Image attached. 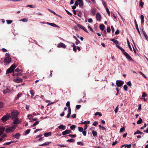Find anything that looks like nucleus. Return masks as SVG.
I'll list each match as a JSON object with an SVG mask.
<instances>
[{"label": "nucleus", "instance_id": "nucleus-17", "mask_svg": "<svg viewBox=\"0 0 148 148\" xmlns=\"http://www.w3.org/2000/svg\"><path fill=\"white\" fill-rule=\"evenodd\" d=\"M22 74L21 73H20L19 72H17V73H14L13 74V76H22Z\"/></svg>", "mask_w": 148, "mask_h": 148}, {"label": "nucleus", "instance_id": "nucleus-9", "mask_svg": "<svg viewBox=\"0 0 148 148\" xmlns=\"http://www.w3.org/2000/svg\"><path fill=\"white\" fill-rule=\"evenodd\" d=\"M23 81V79L22 78L19 77H16V78L14 79V81L17 83L21 82Z\"/></svg>", "mask_w": 148, "mask_h": 148}, {"label": "nucleus", "instance_id": "nucleus-1", "mask_svg": "<svg viewBox=\"0 0 148 148\" xmlns=\"http://www.w3.org/2000/svg\"><path fill=\"white\" fill-rule=\"evenodd\" d=\"M16 67V65L15 64L12 65L7 70L6 72V74L8 75V74L14 71V69Z\"/></svg>", "mask_w": 148, "mask_h": 148}, {"label": "nucleus", "instance_id": "nucleus-52", "mask_svg": "<svg viewBox=\"0 0 148 148\" xmlns=\"http://www.w3.org/2000/svg\"><path fill=\"white\" fill-rule=\"evenodd\" d=\"M66 106H67L68 107H70V102L69 101H68L66 104Z\"/></svg>", "mask_w": 148, "mask_h": 148}, {"label": "nucleus", "instance_id": "nucleus-4", "mask_svg": "<svg viewBox=\"0 0 148 148\" xmlns=\"http://www.w3.org/2000/svg\"><path fill=\"white\" fill-rule=\"evenodd\" d=\"M10 117V115L8 114L3 116L1 118L3 122H5L9 119Z\"/></svg>", "mask_w": 148, "mask_h": 148}, {"label": "nucleus", "instance_id": "nucleus-6", "mask_svg": "<svg viewBox=\"0 0 148 148\" xmlns=\"http://www.w3.org/2000/svg\"><path fill=\"white\" fill-rule=\"evenodd\" d=\"M15 129L14 126L9 127L5 130V132L7 133H9L11 132H13Z\"/></svg>", "mask_w": 148, "mask_h": 148}, {"label": "nucleus", "instance_id": "nucleus-41", "mask_svg": "<svg viewBox=\"0 0 148 148\" xmlns=\"http://www.w3.org/2000/svg\"><path fill=\"white\" fill-rule=\"evenodd\" d=\"M21 94H18L16 97L15 98V99L16 100H17L20 97L21 95Z\"/></svg>", "mask_w": 148, "mask_h": 148}, {"label": "nucleus", "instance_id": "nucleus-20", "mask_svg": "<svg viewBox=\"0 0 148 148\" xmlns=\"http://www.w3.org/2000/svg\"><path fill=\"white\" fill-rule=\"evenodd\" d=\"M97 10L95 8H93L91 9V14L93 15H95L96 12Z\"/></svg>", "mask_w": 148, "mask_h": 148}, {"label": "nucleus", "instance_id": "nucleus-27", "mask_svg": "<svg viewBox=\"0 0 148 148\" xmlns=\"http://www.w3.org/2000/svg\"><path fill=\"white\" fill-rule=\"evenodd\" d=\"M142 122V119L140 117L139 118V120L137 122V123L138 124H139L141 123Z\"/></svg>", "mask_w": 148, "mask_h": 148}, {"label": "nucleus", "instance_id": "nucleus-23", "mask_svg": "<svg viewBox=\"0 0 148 148\" xmlns=\"http://www.w3.org/2000/svg\"><path fill=\"white\" fill-rule=\"evenodd\" d=\"M116 47L117 48H118L119 49H120L121 50V51H122L123 52V53L124 55V53L126 52H125V50L123 49L122 48H121V47H120V46H119L118 45H116Z\"/></svg>", "mask_w": 148, "mask_h": 148}, {"label": "nucleus", "instance_id": "nucleus-11", "mask_svg": "<svg viewBox=\"0 0 148 148\" xmlns=\"http://www.w3.org/2000/svg\"><path fill=\"white\" fill-rule=\"evenodd\" d=\"M134 23H135L136 28L139 34V35H140V31L139 30L137 23L136 22V20L135 19H134Z\"/></svg>", "mask_w": 148, "mask_h": 148}, {"label": "nucleus", "instance_id": "nucleus-36", "mask_svg": "<svg viewBox=\"0 0 148 148\" xmlns=\"http://www.w3.org/2000/svg\"><path fill=\"white\" fill-rule=\"evenodd\" d=\"M62 134L63 135H65L68 134V133L67 130L63 132H62Z\"/></svg>", "mask_w": 148, "mask_h": 148}, {"label": "nucleus", "instance_id": "nucleus-24", "mask_svg": "<svg viewBox=\"0 0 148 148\" xmlns=\"http://www.w3.org/2000/svg\"><path fill=\"white\" fill-rule=\"evenodd\" d=\"M51 132H49L45 133L44 134V135L45 137H48V136H50L51 135Z\"/></svg>", "mask_w": 148, "mask_h": 148}, {"label": "nucleus", "instance_id": "nucleus-45", "mask_svg": "<svg viewBox=\"0 0 148 148\" xmlns=\"http://www.w3.org/2000/svg\"><path fill=\"white\" fill-rule=\"evenodd\" d=\"M77 144L78 145H80L82 146H83L84 145L83 143L81 142H78L77 143Z\"/></svg>", "mask_w": 148, "mask_h": 148}, {"label": "nucleus", "instance_id": "nucleus-34", "mask_svg": "<svg viewBox=\"0 0 148 148\" xmlns=\"http://www.w3.org/2000/svg\"><path fill=\"white\" fill-rule=\"evenodd\" d=\"M95 116H97V115H98L99 116H101L102 115L101 113V112H96L95 114Z\"/></svg>", "mask_w": 148, "mask_h": 148}, {"label": "nucleus", "instance_id": "nucleus-21", "mask_svg": "<svg viewBox=\"0 0 148 148\" xmlns=\"http://www.w3.org/2000/svg\"><path fill=\"white\" fill-rule=\"evenodd\" d=\"M3 92L4 94H6L7 93H8L9 92L10 90L8 88H7L5 90H3Z\"/></svg>", "mask_w": 148, "mask_h": 148}, {"label": "nucleus", "instance_id": "nucleus-64", "mask_svg": "<svg viewBox=\"0 0 148 148\" xmlns=\"http://www.w3.org/2000/svg\"><path fill=\"white\" fill-rule=\"evenodd\" d=\"M147 96V94L145 92H144L143 93L142 95V97H145Z\"/></svg>", "mask_w": 148, "mask_h": 148}, {"label": "nucleus", "instance_id": "nucleus-15", "mask_svg": "<svg viewBox=\"0 0 148 148\" xmlns=\"http://www.w3.org/2000/svg\"><path fill=\"white\" fill-rule=\"evenodd\" d=\"M47 24H49V25H51L52 26H53V27H59V26H58L57 25H56V24H54V23H49L48 22H47Z\"/></svg>", "mask_w": 148, "mask_h": 148}, {"label": "nucleus", "instance_id": "nucleus-38", "mask_svg": "<svg viewBox=\"0 0 148 148\" xmlns=\"http://www.w3.org/2000/svg\"><path fill=\"white\" fill-rule=\"evenodd\" d=\"M30 94L32 95L31 97L32 98L34 96V91L33 90H31L30 91Z\"/></svg>", "mask_w": 148, "mask_h": 148}, {"label": "nucleus", "instance_id": "nucleus-13", "mask_svg": "<svg viewBox=\"0 0 148 148\" xmlns=\"http://www.w3.org/2000/svg\"><path fill=\"white\" fill-rule=\"evenodd\" d=\"M68 114L66 116V117L67 118H69L70 117V115L71 113V109L70 107H69L68 108Z\"/></svg>", "mask_w": 148, "mask_h": 148}, {"label": "nucleus", "instance_id": "nucleus-51", "mask_svg": "<svg viewBox=\"0 0 148 148\" xmlns=\"http://www.w3.org/2000/svg\"><path fill=\"white\" fill-rule=\"evenodd\" d=\"M127 86L126 85H124L123 86V89L125 91H126L127 90Z\"/></svg>", "mask_w": 148, "mask_h": 148}, {"label": "nucleus", "instance_id": "nucleus-26", "mask_svg": "<svg viewBox=\"0 0 148 148\" xmlns=\"http://www.w3.org/2000/svg\"><path fill=\"white\" fill-rule=\"evenodd\" d=\"M16 141H15V142H16ZM14 142V141H11V142H6V143H4L3 144V145H10V144H11V143H13Z\"/></svg>", "mask_w": 148, "mask_h": 148}, {"label": "nucleus", "instance_id": "nucleus-14", "mask_svg": "<svg viewBox=\"0 0 148 148\" xmlns=\"http://www.w3.org/2000/svg\"><path fill=\"white\" fill-rule=\"evenodd\" d=\"M140 18L141 20V25H142L144 23V16L143 15L141 14L140 15Z\"/></svg>", "mask_w": 148, "mask_h": 148}, {"label": "nucleus", "instance_id": "nucleus-57", "mask_svg": "<svg viewBox=\"0 0 148 148\" xmlns=\"http://www.w3.org/2000/svg\"><path fill=\"white\" fill-rule=\"evenodd\" d=\"M107 31L109 33L110 32L111 29L110 27H108L107 29Z\"/></svg>", "mask_w": 148, "mask_h": 148}, {"label": "nucleus", "instance_id": "nucleus-32", "mask_svg": "<svg viewBox=\"0 0 148 148\" xmlns=\"http://www.w3.org/2000/svg\"><path fill=\"white\" fill-rule=\"evenodd\" d=\"M67 141L68 142H71V143L74 142L75 141V139H73L71 138V139L68 140H67Z\"/></svg>", "mask_w": 148, "mask_h": 148}, {"label": "nucleus", "instance_id": "nucleus-39", "mask_svg": "<svg viewBox=\"0 0 148 148\" xmlns=\"http://www.w3.org/2000/svg\"><path fill=\"white\" fill-rule=\"evenodd\" d=\"M106 12L108 14V16H110V12L108 8L107 7H106Z\"/></svg>", "mask_w": 148, "mask_h": 148}, {"label": "nucleus", "instance_id": "nucleus-16", "mask_svg": "<svg viewBox=\"0 0 148 148\" xmlns=\"http://www.w3.org/2000/svg\"><path fill=\"white\" fill-rule=\"evenodd\" d=\"M13 122V123L14 124H17L19 123L18 119V118L14 119Z\"/></svg>", "mask_w": 148, "mask_h": 148}, {"label": "nucleus", "instance_id": "nucleus-19", "mask_svg": "<svg viewBox=\"0 0 148 148\" xmlns=\"http://www.w3.org/2000/svg\"><path fill=\"white\" fill-rule=\"evenodd\" d=\"M51 143V142H46L45 143H43L41 145H39V146H46L47 145H49Z\"/></svg>", "mask_w": 148, "mask_h": 148}, {"label": "nucleus", "instance_id": "nucleus-53", "mask_svg": "<svg viewBox=\"0 0 148 148\" xmlns=\"http://www.w3.org/2000/svg\"><path fill=\"white\" fill-rule=\"evenodd\" d=\"M127 85L130 86V87H131V86H132V84L130 82V81H129L127 83Z\"/></svg>", "mask_w": 148, "mask_h": 148}, {"label": "nucleus", "instance_id": "nucleus-58", "mask_svg": "<svg viewBox=\"0 0 148 148\" xmlns=\"http://www.w3.org/2000/svg\"><path fill=\"white\" fill-rule=\"evenodd\" d=\"M84 5V3L83 1L82 2L80 3L79 4V5L80 7H81L83 6Z\"/></svg>", "mask_w": 148, "mask_h": 148}, {"label": "nucleus", "instance_id": "nucleus-10", "mask_svg": "<svg viewBox=\"0 0 148 148\" xmlns=\"http://www.w3.org/2000/svg\"><path fill=\"white\" fill-rule=\"evenodd\" d=\"M96 18L99 21H100L101 19V15L99 13H97L96 15Z\"/></svg>", "mask_w": 148, "mask_h": 148}, {"label": "nucleus", "instance_id": "nucleus-25", "mask_svg": "<svg viewBox=\"0 0 148 148\" xmlns=\"http://www.w3.org/2000/svg\"><path fill=\"white\" fill-rule=\"evenodd\" d=\"M105 28V26L103 24H101L99 25L100 29L102 31Z\"/></svg>", "mask_w": 148, "mask_h": 148}, {"label": "nucleus", "instance_id": "nucleus-61", "mask_svg": "<svg viewBox=\"0 0 148 148\" xmlns=\"http://www.w3.org/2000/svg\"><path fill=\"white\" fill-rule=\"evenodd\" d=\"M82 133L84 136H86V132L85 130L83 131L82 132Z\"/></svg>", "mask_w": 148, "mask_h": 148}, {"label": "nucleus", "instance_id": "nucleus-28", "mask_svg": "<svg viewBox=\"0 0 148 148\" xmlns=\"http://www.w3.org/2000/svg\"><path fill=\"white\" fill-rule=\"evenodd\" d=\"M138 134H143V133L139 130H137L136 132H135L134 133V135H136Z\"/></svg>", "mask_w": 148, "mask_h": 148}, {"label": "nucleus", "instance_id": "nucleus-60", "mask_svg": "<svg viewBox=\"0 0 148 148\" xmlns=\"http://www.w3.org/2000/svg\"><path fill=\"white\" fill-rule=\"evenodd\" d=\"M3 106V103L0 102V109L2 108Z\"/></svg>", "mask_w": 148, "mask_h": 148}, {"label": "nucleus", "instance_id": "nucleus-43", "mask_svg": "<svg viewBox=\"0 0 148 148\" xmlns=\"http://www.w3.org/2000/svg\"><path fill=\"white\" fill-rule=\"evenodd\" d=\"M77 25L79 27H80V28H81V29H84V27L82 25H80L79 24H77Z\"/></svg>", "mask_w": 148, "mask_h": 148}, {"label": "nucleus", "instance_id": "nucleus-5", "mask_svg": "<svg viewBox=\"0 0 148 148\" xmlns=\"http://www.w3.org/2000/svg\"><path fill=\"white\" fill-rule=\"evenodd\" d=\"M11 61V58L10 57H5L4 60V63L5 64H9Z\"/></svg>", "mask_w": 148, "mask_h": 148}, {"label": "nucleus", "instance_id": "nucleus-31", "mask_svg": "<svg viewBox=\"0 0 148 148\" xmlns=\"http://www.w3.org/2000/svg\"><path fill=\"white\" fill-rule=\"evenodd\" d=\"M90 122L89 121H85L83 122H82V123H81L80 124H89L90 123Z\"/></svg>", "mask_w": 148, "mask_h": 148}, {"label": "nucleus", "instance_id": "nucleus-56", "mask_svg": "<svg viewBox=\"0 0 148 148\" xmlns=\"http://www.w3.org/2000/svg\"><path fill=\"white\" fill-rule=\"evenodd\" d=\"M21 70H19L18 68H17L15 70V72H19L20 71H21Z\"/></svg>", "mask_w": 148, "mask_h": 148}, {"label": "nucleus", "instance_id": "nucleus-44", "mask_svg": "<svg viewBox=\"0 0 148 148\" xmlns=\"http://www.w3.org/2000/svg\"><path fill=\"white\" fill-rule=\"evenodd\" d=\"M39 121H37L36 122L34 123L32 125V127H34L36 125H37L39 123Z\"/></svg>", "mask_w": 148, "mask_h": 148}, {"label": "nucleus", "instance_id": "nucleus-49", "mask_svg": "<svg viewBox=\"0 0 148 148\" xmlns=\"http://www.w3.org/2000/svg\"><path fill=\"white\" fill-rule=\"evenodd\" d=\"M98 124V122L97 121H95L92 124V125L95 126H97V125Z\"/></svg>", "mask_w": 148, "mask_h": 148}, {"label": "nucleus", "instance_id": "nucleus-22", "mask_svg": "<svg viewBox=\"0 0 148 148\" xmlns=\"http://www.w3.org/2000/svg\"><path fill=\"white\" fill-rule=\"evenodd\" d=\"M111 41L113 42L115 44L117 45L119 43V42L118 40H116L115 39H112L110 40Z\"/></svg>", "mask_w": 148, "mask_h": 148}, {"label": "nucleus", "instance_id": "nucleus-47", "mask_svg": "<svg viewBox=\"0 0 148 148\" xmlns=\"http://www.w3.org/2000/svg\"><path fill=\"white\" fill-rule=\"evenodd\" d=\"M78 130L80 132H82L83 131V129L82 127H79Z\"/></svg>", "mask_w": 148, "mask_h": 148}, {"label": "nucleus", "instance_id": "nucleus-8", "mask_svg": "<svg viewBox=\"0 0 148 148\" xmlns=\"http://www.w3.org/2000/svg\"><path fill=\"white\" fill-rule=\"evenodd\" d=\"M57 47L65 48L66 47V46L63 43L60 42L58 44Z\"/></svg>", "mask_w": 148, "mask_h": 148}, {"label": "nucleus", "instance_id": "nucleus-62", "mask_svg": "<svg viewBox=\"0 0 148 148\" xmlns=\"http://www.w3.org/2000/svg\"><path fill=\"white\" fill-rule=\"evenodd\" d=\"M27 6L29 7L30 8H35V6L34 5H28Z\"/></svg>", "mask_w": 148, "mask_h": 148}, {"label": "nucleus", "instance_id": "nucleus-35", "mask_svg": "<svg viewBox=\"0 0 148 148\" xmlns=\"http://www.w3.org/2000/svg\"><path fill=\"white\" fill-rule=\"evenodd\" d=\"M69 136L71 137V138H75L77 136L76 134H70L68 135Z\"/></svg>", "mask_w": 148, "mask_h": 148}, {"label": "nucleus", "instance_id": "nucleus-30", "mask_svg": "<svg viewBox=\"0 0 148 148\" xmlns=\"http://www.w3.org/2000/svg\"><path fill=\"white\" fill-rule=\"evenodd\" d=\"M92 133L93 136L95 137L97 135V132L94 130L92 131Z\"/></svg>", "mask_w": 148, "mask_h": 148}, {"label": "nucleus", "instance_id": "nucleus-59", "mask_svg": "<svg viewBox=\"0 0 148 148\" xmlns=\"http://www.w3.org/2000/svg\"><path fill=\"white\" fill-rule=\"evenodd\" d=\"M1 50L3 51V52H5L7 51V50L4 48H3Z\"/></svg>", "mask_w": 148, "mask_h": 148}, {"label": "nucleus", "instance_id": "nucleus-37", "mask_svg": "<svg viewBox=\"0 0 148 148\" xmlns=\"http://www.w3.org/2000/svg\"><path fill=\"white\" fill-rule=\"evenodd\" d=\"M127 43L128 45V46L129 49L131 51H132V48L131 47L130 45V42H129V41H128V39H127Z\"/></svg>", "mask_w": 148, "mask_h": 148}, {"label": "nucleus", "instance_id": "nucleus-3", "mask_svg": "<svg viewBox=\"0 0 148 148\" xmlns=\"http://www.w3.org/2000/svg\"><path fill=\"white\" fill-rule=\"evenodd\" d=\"M124 84L123 81L121 80H117L116 81V85L118 87L122 86Z\"/></svg>", "mask_w": 148, "mask_h": 148}, {"label": "nucleus", "instance_id": "nucleus-50", "mask_svg": "<svg viewBox=\"0 0 148 148\" xmlns=\"http://www.w3.org/2000/svg\"><path fill=\"white\" fill-rule=\"evenodd\" d=\"M125 127H124L121 128L120 130V132H123L125 131Z\"/></svg>", "mask_w": 148, "mask_h": 148}, {"label": "nucleus", "instance_id": "nucleus-33", "mask_svg": "<svg viewBox=\"0 0 148 148\" xmlns=\"http://www.w3.org/2000/svg\"><path fill=\"white\" fill-rule=\"evenodd\" d=\"M144 4L143 2L142 1V0H140V1L139 5L141 6L142 8L143 7V6Z\"/></svg>", "mask_w": 148, "mask_h": 148}, {"label": "nucleus", "instance_id": "nucleus-46", "mask_svg": "<svg viewBox=\"0 0 148 148\" xmlns=\"http://www.w3.org/2000/svg\"><path fill=\"white\" fill-rule=\"evenodd\" d=\"M21 21L23 22H26L27 21V19L26 18H25L21 19Z\"/></svg>", "mask_w": 148, "mask_h": 148}, {"label": "nucleus", "instance_id": "nucleus-42", "mask_svg": "<svg viewBox=\"0 0 148 148\" xmlns=\"http://www.w3.org/2000/svg\"><path fill=\"white\" fill-rule=\"evenodd\" d=\"M76 127V126L75 125H72L70 127V128L71 130H73L75 129Z\"/></svg>", "mask_w": 148, "mask_h": 148}, {"label": "nucleus", "instance_id": "nucleus-18", "mask_svg": "<svg viewBox=\"0 0 148 148\" xmlns=\"http://www.w3.org/2000/svg\"><path fill=\"white\" fill-rule=\"evenodd\" d=\"M58 128L60 129H62L63 130H64L66 129V127L65 126L63 125H60L58 127Z\"/></svg>", "mask_w": 148, "mask_h": 148}, {"label": "nucleus", "instance_id": "nucleus-55", "mask_svg": "<svg viewBox=\"0 0 148 148\" xmlns=\"http://www.w3.org/2000/svg\"><path fill=\"white\" fill-rule=\"evenodd\" d=\"M81 106L79 105H77L76 106V108L77 109H79L81 108Z\"/></svg>", "mask_w": 148, "mask_h": 148}, {"label": "nucleus", "instance_id": "nucleus-7", "mask_svg": "<svg viewBox=\"0 0 148 148\" xmlns=\"http://www.w3.org/2000/svg\"><path fill=\"white\" fill-rule=\"evenodd\" d=\"M124 55L125 56L126 58L128 60H130L131 61H134L133 60L127 53V52L124 53Z\"/></svg>", "mask_w": 148, "mask_h": 148}, {"label": "nucleus", "instance_id": "nucleus-2", "mask_svg": "<svg viewBox=\"0 0 148 148\" xmlns=\"http://www.w3.org/2000/svg\"><path fill=\"white\" fill-rule=\"evenodd\" d=\"M18 111L16 110H14L12 112L11 115L10 117L12 119H13L16 118V117L18 116Z\"/></svg>", "mask_w": 148, "mask_h": 148}, {"label": "nucleus", "instance_id": "nucleus-29", "mask_svg": "<svg viewBox=\"0 0 148 148\" xmlns=\"http://www.w3.org/2000/svg\"><path fill=\"white\" fill-rule=\"evenodd\" d=\"M5 128L4 127H2L1 128H0V132L2 133V134L4 131Z\"/></svg>", "mask_w": 148, "mask_h": 148}, {"label": "nucleus", "instance_id": "nucleus-63", "mask_svg": "<svg viewBox=\"0 0 148 148\" xmlns=\"http://www.w3.org/2000/svg\"><path fill=\"white\" fill-rule=\"evenodd\" d=\"M131 147V145L129 144L128 145H126L125 146V147H127V148H130Z\"/></svg>", "mask_w": 148, "mask_h": 148}, {"label": "nucleus", "instance_id": "nucleus-12", "mask_svg": "<svg viewBox=\"0 0 148 148\" xmlns=\"http://www.w3.org/2000/svg\"><path fill=\"white\" fill-rule=\"evenodd\" d=\"M20 136V134L19 133H16L15 134L13 135V137L15 138H16L17 139H18L19 138Z\"/></svg>", "mask_w": 148, "mask_h": 148}, {"label": "nucleus", "instance_id": "nucleus-54", "mask_svg": "<svg viewBox=\"0 0 148 148\" xmlns=\"http://www.w3.org/2000/svg\"><path fill=\"white\" fill-rule=\"evenodd\" d=\"M65 11H66V13H67V14L68 15H69L70 16H72V14L70 12H69L67 10H65Z\"/></svg>", "mask_w": 148, "mask_h": 148}, {"label": "nucleus", "instance_id": "nucleus-48", "mask_svg": "<svg viewBox=\"0 0 148 148\" xmlns=\"http://www.w3.org/2000/svg\"><path fill=\"white\" fill-rule=\"evenodd\" d=\"M12 21L11 20H7L6 22L8 24H10L12 22Z\"/></svg>", "mask_w": 148, "mask_h": 148}, {"label": "nucleus", "instance_id": "nucleus-40", "mask_svg": "<svg viewBox=\"0 0 148 148\" xmlns=\"http://www.w3.org/2000/svg\"><path fill=\"white\" fill-rule=\"evenodd\" d=\"M31 130L30 129H28V130H27L25 132V134H28L30 132Z\"/></svg>", "mask_w": 148, "mask_h": 148}]
</instances>
